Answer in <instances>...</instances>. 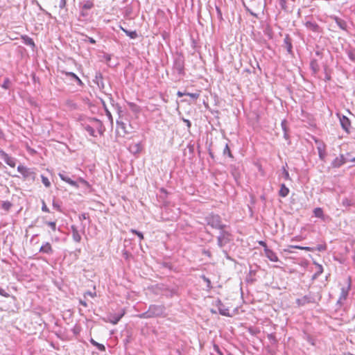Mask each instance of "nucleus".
Masks as SVG:
<instances>
[{"label":"nucleus","instance_id":"8fccbe9b","mask_svg":"<svg viewBox=\"0 0 355 355\" xmlns=\"http://www.w3.org/2000/svg\"><path fill=\"white\" fill-rule=\"evenodd\" d=\"M42 211H44V212H50V210L47 207L45 202L44 200H42Z\"/></svg>","mask_w":355,"mask_h":355},{"label":"nucleus","instance_id":"f257e3e1","mask_svg":"<svg viewBox=\"0 0 355 355\" xmlns=\"http://www.w3.org/2000/svg\"><path fill=\"white\" fill-rule=\"evenodd\" d=\"M82 128L92 137H97V132L100 135H103L105 128L102 121L94 117H89L81 123Z\"/></svg>","mask_w":355,"mask_h":355},{"label":"nucleus","instance_id":"ddd939ff","mask_svg":"<svg viewBox=\"0 0 355 355\" xmlns=\"http://www.w3.org/2000/svg\"><path fill=\"white\" fill-rule=\"evenodd\" d=\"M304 26L308 30L314 33H320L322 31V28L315 21L307 20L304 22Z\"/></svg>","mask_w":355,"mask_h":355},{"label":"nucleus","instance_id":"7ed1b4c3","mask_svg":"<svg viewBox=\"0 0 355 355\" xmlns=\"http://www.w3.org/2000/svg\"><path fill=\"white\" fill-rule=\"evenodd\" d=\"M243 4L247 12L255 17H258L259 13L263 12L266 6L265 0L243 1Z\"/></svg>","mask_w":355,"mask_h":355},{"label":"nucleus","instance_id":"338daca9","mask_svg":"<svg viewBox=\"0 0 355 355\" xmlns=\"http://www.w3.org/2000/svg\"><path fill=\"white\" fill-rule=\"evenodd\" d=\"M202 254L206 255V256H207V257H211V252L209 250H202Z\"/></svg>","mask_w":355,"mask_h":355},{"label":"nucleus","instance_id":"39448f33","mask_svg":"<svg viewBox=\"0 0 355 355\" xmlns=\"http://www.w3.org/2000/svg\"><path fill=\"white\" fill-rule=\"evenodd\" d=\"M205 222L207 225H209L214 229L221 230L225 229L226 225L222 222L221 217L218 214L213 213L209 214L205 217Z\"/></svg>","mask_w":355,"mask_h":355},{"label":"nucleus","instance_id":"58836bf2","mask_svg":"<svg viewBox=\"0 0 355 355\" xmlns=\"http://www.w3.org/2000/svg\"><path fill=\"white\" fill-rule=\"evenodd\" d=\"M52 205H53V208H55L57 211H58L59 212H62L61 205L58 202L53 200V202H52Z\"/></svg>","mask_w":355,"mask_h":355},{"label":"nucleus","instance_id":"774afa93","mask_svg":"<svg viewBox=\"0 0 355 355\" xmlns=\"http://www.w3.org/2000/svg\"><path fill=\"white\" fill-rule=\"evenodd\" d=\"M116 123L118 127L121 128L123 129L125 128V123L123 122L116 121Z\"/></svg>","mask_w":355,"mask_h":355},{"label":"nucleus","instance_id":"7c9ffc66","mask_svg":"<svg viewBox=\"0 0 355 355\" xmlns=\"http://www.w3.org/2000/svg\"><path fill=\"white\" fill-rule=\"evenodd\" d=\"M284 43L286 44L287 51L289 53H292L293 46L291 43V40L288 35H286V37L284 38Z\"/></svg>","mask_w":355,"mask_h":355},{"label":"nucleus","instance_id":"f704fd0d","mask_svg":"<svg viewBox=\"0 0 355 355\" xmlns=\"http://www.w3.org/2000/svg\"><path fill=\"white\" fill-rule=\"evenodd\" d=\"M41 178H42V183L46 188H49L51 187V182L49 181V180L48 179V178L42 175Z\"/></svg>","mask_w":355,"mask_h":355},{"label":"nucleus","instance_id":"680f3d73","mask_svg":"<svg viewBox=\"0 0 355 355\" xmlns=\"http://www.w3.org/2000/svg\"><path fill=\"white\" fill-rule=\"evenodd\" d=\"M348 57L351 60L355 61V54L352 51L348 52Z\"/></svg>","mask_w":355,"mask_h":355},{"label":"nucleus","instance_id":"e433bc0d","mask_svg":"<svg viewBox=\"0 0 355 355\" xmlns=\"http://www.w3.org/2000/svg\"><path fill=\"white\" fill-rule=\"evenodd\" d=\"M44 223L49 226L51 229L55 232L56 230V222L55 221H45Z\"/></svg>","mask_w":355,"mask_h":355},{"label":"nucleus","instance_id":"aec40b11","mask_svg":"<svg viewBox=\"0 0 355 355\" xmlns=\"http://www.w3.org/2000/svg\"><path fill=\"white\" fill-rule=\"evenodd\" d=\"M71 231L72 233L73 240L76 243H80L81 241V236L78 230V228L76 225H71Z\"/></svg>","mask_w":355,"mask_h":355},{"label":"nucleus","instance_id":"9d476101","mask_svg":"<svg viewBox=\"0 0 355 355\" xmlns=\"http://www.w3.org/2000/svg\"><path fill=\"white\" fill-rule=\"evenodd\" d=\"M350 289H351V277H349L347 279V287H343L341 288L340 297H339V299L337 302L338 304H342L343 301H345L347 299Z\"/></svg>","mask_w":355,"mask_h":355},{"label":"nucleus","instance_id":"864d4df0","mask_svg":"<svg viewBox=\"0 0 355 355\" xmlns=\"http://www.w3.org/2000/svg\"><path fill=\"white\" fill-rule=\"evenodd\" d=\"M283 177L286 180H290L289 173L285 169V168H283Z\"/></svg>","mask_w":355,"mask_h":355},{"label":"nucleus","instance_id":"412c9836","mask_svg":"<svg viewBox=\"0 0 355 355\" xmlns=\"http://www.w3.org/2000/svg\"><path fill=\"white\" fill-rule=\"evenodd\" d=\"M264 252L266 257L271 261L277 262L279 261L278 257L276 253L274 252L272 250L270 249H264Z\"/></svg>","mask_w":355,"mask_h":355},{"label":"nucleus","instance_id":"20e7f679","mask_svg":"<svg viewBox=\"0 0 355 355\" xmlns=\"http://www.w3.org/2000/svg\"><path fill=\"white\" fill-rule=\"evenodd\" d=\"M232 235L230 232L225 230V229L220 230L219 234L217 236V245L220 248L223 249L222 252L227 259H231V258L229 256L227 251L224 250L223 248L227 243L232 241Z\"/></svg>","mask_w":355,"mask_h":355},{"label":"nucleus","instance_id":"a18cd8bd","mask_svg":"<svg viewBox=\"0 0 355 355\" xmlns=\"http://www.w3.org/2000/svg\"><path fill=\"white\" fill-rule=\"evenodd\" d=\"M105 111L106 116H107L109 121H110L111 124H112L113 123V118L111 114V112L107 110V107H105Z\"/></svg>","mask_w":355,"mask_h":355},{"label":"nucleus","instance_id":"0eeeda50","mask_svg":"<svg viewBox=\"0 0 355 355\" xmlns=\"http://www.w3.org/2000/svg\"><path fill=\"white\" fill-rule=\"evenodd\" d=\"M17 171L23 175V177L28 180L35 181L36 174L31 168H28L24 166L19 165L17 166Z\"/></svg>","mask_w":355,"mask_h":355},{"label":"nucleus","instance_id":"c9c22d12","mask_svg":"<svg viewBox=\"0 0 355 355\" xmlns=\"http://www.w3.org/2000/svg\"><path fill=\"white\" fill-rule=\"evenodd\" d=\"M323 272V268L321 265L317 264V271L314 274L313 278L315 279Z\"/></svg>","mask_w":355,"mask_h":355},{"label":"nucleus","instance_id":"bf43d9fd","mask_svg":"<svg viewBox=\"0 0 355 355\" xmlns=\"http://www.w3.org/2000/svg\"><path fill=\"white\" fill-rule=\"evenodd\" d=\"M300 248H301V246H299V245H289L288 247V249L284 250V251L288 252H292V251L291 250V248L300 249Z\"/></svg>","mask_w":355,"mask_h":355},{"label":"nucleus","instance_id":"bb28decb","mask_svg":"<svg viewBox=\"0 0 355 355\" xmlns=\"http://www.w3.org/2000/svg\"><path fill=\"white\" fill-rule=\"evenodd\" d=\"M310 68L314 73H317L320 70V67L316 59H312L310 62Z\"/></svg>","mask_w":355,"mask_h":355},{"label":"nucleus","instance_id":"a19ab883","mask_svg":"<svg viewBox=\"0 0 355 355\" xmlns=\"http://www.w3.org/2000/svg\"><path fill=\"white\" fill-rule=\"evenodd\" d=\"M268 340L273 344H276L277 343V340L275 334H270L267 336Z\"/></svg>","mask_w":355,"mask_h":355},{"label":"nucleus","instance_id":"c03bdc74","mask_svg":"<svg viewBox=\"0 0 355 355\" xmlns=\"http://www.w3.org/2000/svg\"><path fill=\"white\" fill-rule=\"evenodd\" d=\"M130 232L136 235H137V236H139V238L140 239V240H142L144 239V235L141 232H139L136 230H134V229H131L130 230Z\"/></svg>","mask_w":355,"mask_h":355},{"label":"nucleus","instance_id":"13d9d810","mask_svg":"<svg viewBox=\"0 0 355 355\" xmlns=\"http://www.w3.org/2000/svg\"><path fill=\"white\" fill-rule=\"evenodd\" d=\"M0 295L3 296V297H10V295L6 293L4 289H3L2 288L0 287Z\"/></svg>","mask_w":355,"mask_h":355},{"label":"nucleus","instance_id":"cd10ccee","mask_svg":"<svg viewBox=\"0 0 355 355\" xmlns=\"http://www.w3.org/2000/svg\"><path fill=\"white\" fill-rule=\"evenodd\" d=\"M163 291L164 295L167 297H172L178 293V290L176 288H165Z\"/></svg>","mask_w":355,"mask_h":355},{"label":"nucleus","instance_id":"09e8293b","mask_svg":"<svg viewBox=\"0 0 355 355\" xmlns=\"http://www.w3.org/2000/svg\"><path fill=\"white\" fill-rule=\"evenodd\" d=\"M248 332L251 334V335H257V334H258L259 332V331L254 328V327H250L248 328Z\"/></svg>","mask_w":355,"mask_h":355},{"label":"nucleus","instance_id":"5701e85b","mask_svg":"<svg viewBox=\"0 0 355 355\" xmlns=\"http://www.w3.org/2000/svg\"><path fill=\"white\" fill-rule=\"evenodd\" d=\"M21 38L24 44L30 46L33 49L35 47V44L33 40L29 36L24 35L21 36Z\"/></svg>","mask_w":355,"mask_h":355},{"label":"nucleus","instance_id":"603ef678","mask_svg":"<svg viewBox=\"0 0 355 355\" xmlns=\"http://www.w3.org/2000/svg\"><path fill=\"white\" fill-rule=\"evenodd\" d=\"M342 204L343 206L350 207L352 205V202L350 200H349L347 198H345L343 200Z\"/></svg>","mask_w":355,"mask_h":355},{"label":"nucleus","instance_id":"dca6fc26","mask_svg":"<svg viewBox=\"0 0 355 355\" xmlns=\"http://www.w3.org/2000/svg\"><path fill=\"white\" fill-rule=\"evenodd\" d=\"M58 175L62 180L68 183L71 186L76 187V188L78 187V183L76 181L72 180L64 172L59 173Z\"/></svg>","mask_w":355,"mask_h":355},{"label":"nucleus","instance_id":"3c124183","mask_svg":"<svg viewBox=\"0 0 355 355\" xmlns=\"http://www.w3.org/2000/svg\"><path fill=\"white\" fill-rule=\"evenodd\" d=\"M78 218L80 221H83V220H86V219H88V220L89 219L88 214H86V213H83V214H80Z\"/></svg>","mask_w":355,"mask_h":355},{"label":"nucleus","instance_id":"4be33fe9","mask_svg":"<svg viewBox=\"0 0 355 355\" xmlns=\"http://www.w3.org/2000/svg\"><path fill=\"white\" fill-rule=\"evenodd\" d=\"M336 24L339 26L342 30L346 31L347 28V24L346 21L343 19L339 18L338 17L334 16L332 17Z\"/></svg>","mask_w":355,"mask_h":355},{"label":"nucleus","instance_id":"c85d7f7f","mask_svg":"<svg viewBox=\"0 0 355 355\" xmlns=\"http://www.w3.org/2000/svg\"><path fill=\"white\" fill-rule=\"evenodd\" d=\"M289 193V189L284 184H282L279 191V195L282 197H286Z\"/></svg>","mask_w":355,"mask_h":355},{"label":"nucleus","instance_id":"a211bd4d","mask_svg":"<svg viewBox=\"0 0 355 355\" xmlns=\"http://www.w3.org/2000/svg\"><path fill=\"white\" fill-rule=\"evenodd\" d=\"M40 252L51 255L53 253V250L51 245L49 242L44 243L40 248Z\"/></svg>","mask_w":355,"mask_h":355},{"label":"nucleus","instance_id":"052dcab7","mask_svg":"<svg viewBox=\"0 0 355 355\" xmlns=\"http://www.w3.org/2000/svg\"><path fill=\"white\" fill-rule=\"evenodd\" d=\"M202 279L207 283V287L211 288V281L209 280V279L206 277L205 276H202Z\"/></svg>","mask_w":355,"mask_h":355},{"label":"nucleus","instance_id":"4d7b16f0","mask_svg":"<svg viewBox=\"0 0 355 355\" xmlns=\"http://www.w3.org/2000/svg\"><path fill=\"white\" fill-rule=\"evenodd\" d=\"M279 6H281V8L284 10H286V0H279Z\"/></svg>","mask_w":355,"mask_h":355},{"label":"nucleus","instance_id":"4c0bfd02","mask_svg":"<svg viewBox=\"0 0 355 355\" xmlns=\"http://www.w3.org/2000/svg\"><path fill=\"white\" fill-rule=\"evenodd\" d=\"M83 37H85V39H83V41L84 42H87L88 41L89 43L92 44H96V40L92 38V37H90L89 36H87V35L85 34H83L82 33L81 34Z\"/></svg>","mask_w":355,"mask_h":355},{"label":"nucleus","instance_id":"2eb2a0df","mask_svg":"<svg viewBox=\"0 0 355 355\" xmlns=\"http://www.w3.org/2000/svg\"><path fill=\"white\" fill-rule=\"evenodd\" d=\"M340 123L343 129L347 132H349L351 127V122L347 116L343 115L342 116H340Z\"/></svg>","mask_w":355,"mask_h":355},{"label":"nucleus","instance_id":"0e129e2a","mask_svg":"<svg viewBox=\"0 0 355 355\" xmlns=\"http://www.w3.org/2000/svg\"><path fill=\"white\" fill-rule=\"evenodd\" d=\"M316 250L320 252H322L326 250V247H325V245H318L316 248Z\"/></svg>","mask_w":355,"mask_h":355},{"label":"nucleus","instance_id":"49530a36","mask_svg":"<svg viewBox=\"0 0 355 355\" xmlns=\"http://www.w3.org/2000/svg\"><path fill=\"white\" fill-rule=\"evenodd\" d=\"M12 206V204L8 202V201H6V202H3V205H2V208L5 210H9V209Z\"/></svg>","mask_w":355,"mask_h":355},{"label":"nucleus","instance_id":"f03ea898","mask_svg":"<svg viewBox=\"0 0 355 355\" xmlns=\"http://www.w3.org/2000/svg\"><path fill=\"white\" fill-rule=\"evenodd\" d=\"M166 315V307L163 304H150L148 309L142 313L137 315L141 319H149Z\"/></svg>","mask_w":355,"mask_h":355},{"label":"nucleus","instance_id":"b1692460","mask_svg":"<svg viewBox=\"0 0 355 355\" xmlns=\"http://www.w3.org/2000/svg\"><path fill=\"white\" fill-rule=\"evenodd\" d=\"M1 158L10 166H15V159L13 157H10L6 153L4 155H3V157Z\"/></svg>","mask_w":355,"mask_h":355},{"label":"nucleus","instance_id":"6e6d98bb","mask_svg":"<svg viewBox=\"0 0 355 355\" xmlns=\"http://www.w3.org/2000/svg\"><path fill=\"white\" fill-rule=\"evenodd\" d=\"M214 349L219 355H223V352H221V350L218 345H216V344L214 345Z\"/></svg>","mask_w":355,"mask_h":355},{"label":"nucleus","instance_id":"1a4fd4ad","mask_svg":"<svg viewBox=\"0 0 355 355\" xmlns=\"http://www.w3.org/2000/svg\"><path fill=\"white\" fill-rule=\"evenodd\" d=\"M317 300L314 296L311 294L306 295L303 296L302 298H298L296 300V304L299 306H303L306 304L309 303H316Z\"/></svg>","mask_w":355,"mask_h":355},{"label":"nucleus","instance_id":"79ce46f5","mask_svg":"<svg viewBox=\"0 0 355 355\" xmlns=\"http://www.w3.org/2000/svg\"><path fill=\"white\" fill-rule=\"evenodd\" d=\"M186 96H190L192 99L193 100H196L199 98L200 96V93L199 92H197V93H189V92H187L186 93Z\"/></svg>","mask_w":355,"mask_h":355},{"label":"nucleus","instance_id":"f3484780","mask_svg":"<svg viewBox=\"0 0 355 355\" xmlns=\"http://www.w3.org/2000/svg\"><path fill=\"white\" fill-rule=\"evenodd\" d=\"M347 162L343 155H340L339 157H336L331 162V166L333 168H339Z\"/></svg>","mask_w":355,"mask_h":355},{"label":"nucleus","instance_id":"5fc2aeb1","mask_svg":"<svg viewBox=\"0 0 355 355\" xmlns=\"http://www.w3.org/2000/svg\"><path fill=\"white\" fill-rule=\"evenodd\" d=\"M9 84H10V80L8 78H6L3 81V85L1 87L4 89H8L9 88Z\"/></svg>","mask_w":355,"mask_h":355},{"label":"nucleus","instance_id":"6ab92c4d","mask_svg":"<svg viewBox=\"0 0 355 355\" xmlns=\"http://www.w3.org/2000/svg\"><path fill=\"white\" fill-rule=\"evenodd\" d=\"M61 73L62 74H64L66 76H68L69 77L71 80H74L77 82V84L79 85V86H83L84 85V83H83V81L78 78V76L74 73L73 72H69V71H62Z\"/></svg>","mask_w":355,"mask_h":355},{"label":"nucleus","instance_id":"9b49d317","mask_svg":"<svg viewBox=\"0 0 355 355\" xmlns=\"http://www.w3.org/2000/svg\"><path fill=\"white\" fill-rule=\"evenodd\" d=\"M315 142L316 144H318V146H317V150L318 152L319 158L321 161L324 162L327 156L326 146L323 142L320 141L318 139H315Z\"/></svg>","mask_w":355,"mask_h":355},{"label":"nucleus","instance_id":"393cba45","mask_svg":"<svg viewBox=\"0 0 355 355\" xmlns=\"http://www.w3.org/2000/svg\"><path fill=\"white\" fill-rule=\"evenodd\" d=\"M94 82L98 85L99 88H101V89L104 88L103 78V75L101 74V73H100V72L96 73Z\"/></svg>","mask_w":355,"mask_h":355},{"label":"nucleus","instance_id":"69168bd1","mask_svg":"<svg viewBox=\"0 0 355 355\" xmlns=\"http://www.w3.org/2000/svg\"><path fill=\"white\" fill-rule=\"evenodd\" d=\"M67 1L66 0H60L59 7L62 9L66 6Z\"/></svg>","mask_w":355,"mask_h":355},{"label":"nucleus","instance_id":"4468645a","mask_svg":"<svg viewBox=\"0 0 355 355\" xmlns=\"http://www.w3.org/2000/svg\"><path fill=\"white\" fill-rule=\"evenodd\" d=\"M216 306L218 307V312L220 315L227 317L231 316L229 309L225 306L220 300H218L216 302Z\"/></svg>","mask_w":355,"mask_h":355},{"label":"nucleus","instance_id":"2f4dec72","mask_svg":"<svg viewBox=\"0 0 355 355\" xmlns=\"http://www.w3.org/2000/svg\"><path fill=\"white\" fill-rule=\"evenodd\" d=\"M128 105L131 111L135 113H139L141 111L140 107L135 103L129 102L128 103Z\"/></svg>","mask_w":355,"mask_h":355},{"label":"nucleus","instance_id":"ea45409f","mask_svg":"<svg viewBox=\"0 0 355 355\" xmlns=\"http://www.w3.org/2000/svg\"><path fill=\"white\" fill-rule=\"evenodd\" d=\"M223 155H227L230 157H233L232 154L231 153V150H230L227 144H226L225 148L223 150Z\"/></svg>","mask_w":355,"mask_h":355},{"label":"nucleus","instance_id":"f8f14e48","mask_svg":"<svg viewBox=\"0 0 355 355\" xmlns=\"http://www.w3.org/2000/svg\"><path fill=\"white\" fill-rule=\"evenodd\" d=\"M125 312L123 309L121 310L118 313H111L108 316V320L110 323L112 324H116L120 320L123 318V316L125 315Z\"/></svg>","mask_w":355,"mask_h":355},{"label":"nucleus","instance_id":"a878e982","mask_svg":"<svg viewBox=\"0 0 355 355\" xmlns=\"http://www.w3.org/2000/svg\"><path fill=\"white\" fill-rule=\"evenodd\" d=\"M230 173L233 176L234 179L236 182H238L240 178V172L239 169L236 168L234 165H231L230 166Z\"/></svg>","mask_w":355,"mask_h":355},{"label":"nucleus","instance_id":"423d86ee","mask_svg":"<svg viewBox=\"0 0 355 355\" xmlns=\"http://www.w3.org/2000/svg\"><path fill=\"white\" fill-rule=\"evenodd\" d=\"M173 71L180 77L184 76V58L182 55L177 56L173 61Z\"/></svg>","mask_w":355,"mask_h":355},{"label":"nucleus","instance_id":"de8ad7c7","mask_svg":"<svg viewBox=\"0 0 355 355\" xmlns=\"http://www.w3.org/2000/svg\"><path fill=\"white\" fill-rule=\"evenodd\" d=\"M122 256L125 260H128L130 257H132L131 253L126 250L123 251Z\"/></svg>","mask_w":355,"mask_h":355},{"label":"nucleus","instance_id":"e2e57ef3","mask_svg":"<svg viewBox=\"0 0 355 355\" xmlns=\"http://www.w3.org/2000/svg\"><path fill=\"white\" fill-rule=\"evenodd\" d=\"M182 121L186 123L187 126V128L188 130L190 129L191 126V123L189 120L188 119H182Z\"/></svg>","mask_w":355,"mask_h":355},{"label":"nucleus","instance_id":"6e6552de","mask_svg":"<svg viewBox=\"0 0 355 355\" xmlns=\"http://www.w3.org/2000/svg\"><path fill=\"white\" fill-rule=\"evenodd\" d=\"M94 7V3L91 0H85L80 3V16L87 17L89 15L87 10Z\"/></svg>","mask_w":355,"mask_h":355},{"label":"nucleus","instance_id":"473e14b6","mask_svg":"<svg viewBox=\"0 0 355 355\" xmlns=\"http://www.w3.org/2000/svg\"><path fill=\"white\" fill-rule=\"evenodd\" d=\"M90 343L101 352L105 351V347L104 346V345L97 343L93 338L90 339Z\"/></svg>","mask_w":355,"mask_h":355},{"label":"nucleus","instance_id":"c756f323","mask_svg":"<svg viewBox=\"0 0 355 355\" xmlns=\"http://www.w3.org/2000/svg\"><path fill=\"white\" fill-rule=\"evenodd\" d=\"M121 29L131 39H136L138 37V34L136 31H128L123 27H121Z\"/></svg>","mask_w":355,"mask_h":355},{"label":"nucleus","instance_id":"72a5a7b5","mask_svg":"<svg viewBox=\"0 0 355 355\" xmlns=\"http://www.w3.org/2000/svg\"><path fill=\"white\" fill-rule=\"evenodd\" d=\"M313 214L315 217L322 218L324 216L323 210L320 207L315 208L313 210Z\"/></svg>","mask_w":355,"mask_h":355},{"label":"nucleus","instance_id":"37998d69","mask_svg":"<svg viewBox=\"0 0 355 355\" xmlns=\"http://www.w3.org/2000/svg\"><path fill=\"white\" fill-rule=\"evenodd\" d=\"M287 121L286 119H284L281 123V126L282 128L283 132L288 131V128L287 126Z\"/></svg>","mask_w":355,"mask_h":355}]
</instances>
